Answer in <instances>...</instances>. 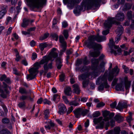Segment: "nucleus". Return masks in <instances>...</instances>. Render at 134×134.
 Wrapping results in <instances>:
<instances>
[{
	"instance_id": "obj_1",
	"label": "nucleus",
	"mask_w": 134,
	"mask_h": 134,
	"mask_svg": "<svg viewBox=\"0 0 134 134\" xmlns=\"http://www.w3.org/2000/svg\"><path fill=\"white\" fill-rule=\"evenodd\" d=\"M106 40L105 36L98 35L96 36L93 35L88 37V40L84 42V44L89 49L93 48L94 51H90L89 52L90 56L93 57H97L99 55L100 52L98 51H95L97 49H102V46L99 44L94 42L95 40L100 42Z\"/></svg>"
},
{
	"instance_id": "obj_2",
	"label": "nucleus",
	"mask_w": 134,
	"mask_h": 134,
	"mask_svg": "<svg viewBox=\"0 0 134 134\" xmlns=\"http://www.w3.org/2000/svg\"><path fill=\"white\" fill-rule=\"evenodd\" d=\"M104 57V55L102 54L98 59L93 58L91 59V68L93 70L92 73V75L97 76L100 75L101 72H103L104 71L105 63L104 62H102L98 66L99 60H103Z\"/></svg>"
},
{
	"instance_id": "obj_3",
	"label": "nucleus",
	"mask_w": 134,
	"mask_h": 134,
	"mask_svg": "<svg viewBox=\"0 0 134 134\" xmlns=\"http://www.w3.org/2000/svg\"><path fill=\"white\" fill-rule=\"evenodd\" d=\"M94 0H83L81 5H77L74 10V13L76 15L80 14L81 10L83 9H85L86 8L87 9H89L94 7H97V4L98 2L95 3L94 2Z\"/></svg>"
},
{
	"instance_id": "obj_4",
	"label": "nucleus",
	"mask_w": 134,
	"mask_h": 134,
	"mask_svg": "<svg viewBox=\"0 0 134 134\" xmlns=\"http://www.w3.org/2000/svg\"><path fill=\"white\" fill-rule=\"evenodd\" d=\"M125 15L122 12L118 13L117 14L115 17L108 18L107 20L104 23V25L106 27L109 28L111 27L113 24H115L116 25H118L120 24L119 21H122L124 19Z\"/></svg>"
},
{
	"instance_id": "obj_5",
	"label": "nucleus",
	"mask_w": 134,
	"mask_h": 134,
	"mask_svg": "<svg viewBox=\"0 0 134 134\" xmlns=\"http://www.w3.org/2000/svg\"><path fill=\"white\" fill-rule=\"evenodd\" d=\"M46 63V59L44 56L43 59L39 63L36 62L34 64V66L35 68L32 67L31 68L28 70L30 73L29 75L27 76V79H29L30 80H32L35 78L37 75L38 72V69L40 66V65L44 64Z\"/></svg>"
},
{
	"instance_id": "obj_6",
	"label": "nucleus",
	"mask_w": 134,
	"mask_h": 134,
	"mask_svg": "<svg viewBox=\"0 0 134 134\" xmlns=\"http://www.w3.org/2000/svg\"><path fill=\"white\" fill-rule=\"evenodd\" d=\"M107 71H105L103 76H101L98 77L96 81L97 85H100L99 86L98 89L100 91L104 90V88H109V86L107 82Z\"/></svg>"
},
{
	"instance_id": "obj_7",
	"label": "nucleus",
	"mask_w": 134,
	"mask_h": 134,
	"mask_svg": "<svg viewBox=\"0 0 134 134\" xmlns=\"http://www.w3.org/2000/svg\"><path fill=\"white\" fill-rule=\"evenodd\" d=\"M29 5L31 8L42 7L46 4L47 0H27Z\"/></svg>"
},
{
	"instance_id": "obj_8",
	"label": "nucleus",
	"mask_w": 134,
	"mask_h": 134,
	"mask_svg": "<svg viewBox=\"0 0 134 134\" xmlns=\"http://www.w3.org/2000/svg\"><path fill=\"white\" fill-rule=\"evenodd\" d=\"M107 71V75L108 80L109 81L111 82L113 80L114 76H117L119 73V69H118L117 66H115L113 69L111 71H110L109 74L108 73V71Z\"/></svg>"
},
{
	"instance_id": "obj_9",
	"label": "nucleus",
	"mask_w": 134,
	"mask_h": 134,
	"mask_svg": "<svg viewBox=\"0 0 134 134\" xmlns=\"http://www.w3.org/2000/svg\"><path fill=\"white\" fill-rule=\"evenodd\" d=\"M81 0H63L64 4L66 5L68 3L67 7L70 9H73L76 3H80Z\"/></svg>"
},
{
	"instance_id": "obj_10",
	"label": "nucleus",
	"mask_w": 134,
	"mask_h": 134,
	"mask_svg": "<svg viewBox=\"0 0 134 134\" xmlns=\"http://www.w3.org/2000/svg\"><path fill=\"white\" fill-rule=\"evenodd\" d=\"M44 58L46 61V63H44L43 66H46L48 68V70L49 69H52L53 68L52 66V62L53 60H52V57L50 56H44Z\"/></svg>"
},
{
	"instance_id": "obj_11",
	"label": "nucleus",
	"mask_w": 134,
	"mask_h": 134,
	"mask_svg": "<svg viewBox=\"0 0 134 134\" xmlns=\"http://www.w3.org/2000/svg\"><path fill=\"white\" fill-rule=\"evenodd\" d=\"M89 111L88 109H76L73 111L76 118H80V115H82L83 116L86 115Z\"/></svg>"
},
{
	"instance_id": "obj_12",
	"label": "nucleus",
	"mask_w": 134,
	"mask_h": 134,
	"mask_svg": "<svg viewBox=\"0 0 134 134\" xmlns=\"http://www.w3.org/2000/svg\"><path fill=\"white\" fill-rule=\"evenodd\" d=\"M3 86L4 88V91L3 90L0 88V92L1 93L0 94L1 96L3 98H6L7 97V95L9 94V92L8 90L7 87V85L5 82H3Z\"/></svg>"
},
{
	"instance_id": "obj_13",
	"label": "nucleus",
	"mask_w": 134,
	"mask_h": 134,
	"mask_svg": "<svg viewBox=\"0 0 134 134\" xmlns=\"http://www.w3.org/2000/svg\"><path fill=\"white\" fill-rule=\"evenodd\" d=\"M127 102L121 100L119 102L116 109L127 108Z\"/></svg>"
},
{
	"instance_id": "obj_14",
	"label": "nucleus",
	"mask_w": 134,
	"mask_h": 134,
	"mask_svg": "<svg viewBox=\"0 0 134 134\" xmlns=\"http://www.w3.org/2000/svg\"><path fill=\"white\" fill-rule=\"evenodd\" d=\"M109 46V47L111 49V51L112 52H114L115 53L116 52L113 49V48L115 49H118L119 47L118 46H115V42L113 41V39H111L109 40V43L108 44Z\"/></svg>"
},
{
	"instance_id": "obj_15",
	"label": "nucleus",
	"mask_w": 134,
	"mask_h": 134,
	"mask_svg": "<svg viewBox=\"0 0 134 134\" xmlns=\"http://www.w3.org/2000/svg\"><path fill=\"white\" fill-rule=\"evenodd\" d=\"M90 75L91 74L88 72L83 74L79 76V79L80 80H86V79H87Z\"/></svg>"
},
{
	"instance_id": "obj_16",
	"label": "nucleus",
	"mask_w": 134,
	"mask_h": 134,
	"mask_svg": "<svg viewBox=\"0 0 134 134\" xmlns=\"http://www.w3.org/2000/svg\"><path fill=\"white\" fill-rule=\"evenodd\" d=\"M56 66L58 69H60L63 65L61 59L60 58H57L56 60Z\"/></svg>"
},
{
	"instance_id": "obj_17",
	"label": "nucleus",
	"mask_w": 134,
	"mask_h": 134,
	"mask_svg": "<svg viewBox=\"0 0 134 134\" xmlns=\"http://www.w3.org/2000/svg\"><path fill=\"white\" fill-rule=\"evenodd\" d=\"M30 22V20L26 18L24 19L21 25V27L23 28L26 27L29 25Z\"/></svg>"
},
{
	"instance_id": "obj_18",
	"label": "nucleus",
	"mask_w": 134,
	"mask_h": 134,
	"mask_svg": "<svg viewBox=\"0 0 134 134\" xmlns=\"http://www.w3.org/2000/svg\"><path fill=\"white\" fill-rule=\"evenodd\" d=\"M72 87L74 88L73 90L74 92L77 94H80V90L78 85L77 84H75L72 86Z\"/></svg>"
},
{
	"instance_id": "obj_19",
	"label": "nucleus",
	"mask_w": 134,
	"mask_h": 134,
	"mask_svg": "<svg viewBox=\"0 0 134 134\" xmlns=\"http://www.w3.org/2000/svg\"><path fill=\"white\" fill-rule=\"evenodd\" d=\"M115 88L118 91H124V86L122 83L117 84Z\"/></svg>"
},
{
	"instance_id": "obj_20",
	"label": "nucleus",
	"mask_w": 134,
	"mask_h": 134,
	"mask_svg": "<svg viewBox=\"0 0 134 134\" xmlns=\"http://www.w3.org/2000/svg\"><path fill=\"white\" fill-rule=\"evenodd\" d=\"M59 40L61 43V46H67L66 43L64 41V39L62 35L59 36Z\"/></svg>"
},
{
	"instance_id": "obj_21",
	"label": "nucleus",
	"mask_w": 134,
	"mask_h": 134,
	"mask_svg": "<svg viewBox=\"0 0 134 134\" xmlns=\"http://www.w3.org/2000/svg\"><path fill=\"white\" fill-rule=\"evenodd\" d=\"M48 45L46 42L41 43L39 44V48L41 51H43L45 48Z\"/></svg>"
},
{
	"instance_id": "obj_22",
	"label": "nucleus",
	"mask_w": 134,
	"mask_h": 134,
	"mask_svg": "<svg viewBox=\"0 0 134 134\" xmlns=\"http://www.w3.org/2000/svg\"><path fill=\"white\" fill-rule=\"evenodd\" d=\"M114 118L115 119L118 123L121 122L123 120V118L122 116L119 115H116Z\"/></svg>"
},
{
	"instance_id": "obj_23",
	"label": "nucleus",
	"mask_w": 134,
	"mask_h": 134,
	"mask_svg": "<svg viewBox=\"0 0 134 134\" xmlns=\"http://www.w3.org/2000/svg\"><path fill=\"white\" fill-rule=\"evenodd\" d=\"M64 92L65 94L67 95L70 96L71 93V89L70 87H67L65 89Z\"/></svg>"
},
{
	"instance_id": "obj_24",
	"label": "nucleus",
	"mask_w": 134,
	"mask_h": 134,
	"mask_svg": "<svg viewBox=\"0 0 134 134\" xmlns=\"http://www.w3.org/2000/svg\"><path fill=\"white\" fill-rule=\"evenodd\" d=\"M50 111L49 109H45L44 111L43 114L44 115V118L46 119L47 120L49 116Z\"/></svg>"
},
{
	"instance_id": "obj_25",
	"label": "nucleus",
	"mask_w": 134,
	"mask_h": 134,
	"mask_svg": "<svg viewBox=\"0 0 134 134\" xmlns=\"http://www.w3.org/2000/svg\"><path fill=\"white\" fill-rule=\"evenodd\" d=\"M131 81H125V88L127 92H129V89L130 88L131 86Z\"/></svg>"
},
{
	"instance_id": "obj_26",
	"label": "nucleus",
	"mask_w": 134,
	"mask_h": 134,
	"mask_svg": "<svg viewBox=\"0 0 134 134\" xmlns=\"http://www.w3.org/2000/svg\"><path fill=\"white\" fill-rule=\"evenodd\" d=\"M2 10L0 11V19L2 18L6 12V9L5 7H3Z\"/></svg>"
},
{
	"instance_id": "obj_27",
	"label": "nucleus",
	"mask_w": 134,
	"mask_h": 134,
	"mask_svg": "<svg viewBox=\"0 0 134 134\" xmlns=\"http://www.w3.org/2000/svg\"><path fill=\"white\" fill-rule=\"evenodd\" d=\"M120 131L119 127H115L114 129V131L112 132V134H119Z\"/></svg>"
},
{
	"instance_id": "obj_28",
	"label": "nucleus",
	"mask_w": 134,
	"mask_h": 134,
	"mask_svg": "<svg viewBox=\"0 0 134 134\" xmlns=\"http://www.w3.org/2000/svg\"><path fill=\"white\" fill-rule=\"evenodd\" d=\"M0 134H10V132L7 129H2L0 131Z\"/></svg>"
},
{
	"instance_id": "obj_29",
	"label": "nucleus",
	"mask_w": 134,
	"mask_h": 134,
	"mask_svg": "<svg viewBox=\"0 0 134 134\" xmlns=\"http://www.w3.org/2000/svg\"><path fill=\"white\" fill-rule=\"evenodd\" d=\"M118 25H119V26L118 27L117 31L119 33L118 34L121 35L124 30L122 26L121 25H120V24Z\"/></svg>"
},
{
	"instance_id": "obj_30",
	"label": "nucleus",
	"mask_w": 134,
	"mask_h": 134,
	"mask_svg": "<svg viewBox=\"0 0 134 134\" xmlns=\"http://www.w3.org/2000/svg\"><path fill=\"white\" fill-rule=\"evenodd\" d=\"M104 123V121L103 120L100 122L99 125L96 126V129H98L100 128L103 129V127Z\"/></svg>"
},
{
	"instance_id": "obj_31",
	"label": "nucleus",
	"mask_w": 134,
	"mask_h": 134,
	"mask_svg": "<svg viewBox=\"0 0 134 134\" xmlns=\"http://www.w3.org/2000/svg\"><path fill=\"white\" fill-rule=\"evenodd\" d=\"M114 115V113H110V112H109V117H108L107 118H105L103 120L105 121H108L110 119H111L112 118H113Z\"/></svg>"
},
{
	"instance_id": "obj_32",
	"label": "nucleus",
	"mask_w": 134,
	"mask_h": 134,
	"mask_svg": "<svg viewBox=\"0 0 134 134\" xmlns=\"http://www.w3.org/2000/svg\"><path fill=\"white\" fill-rule=\"evenodd\" d=\"M89 82V80L88 79H87L86 80H83L82 83V87L85 88L87 86Z\"/></svg>"
},
{
	"instance_id": "obj_33",
	"label": "nucleus",
	"mask_w": 134,
	"mask_h": 134,
	"mask_svg": "<svg viewBox=\"0 0 134 134\" xmlns=\"http://www.w3.org/2000/svg\"><path fill=\"white\" fill-rule=\"evenodd\" d=\"M102 119L103 117L102 116L98 118H94L93 119V122L94 124H97L102 120Z\"/></svg>"
},
{
	"instance_id": "obj_34",
	"label": "nucleus",
	"mask_w": 134,
	"mask_h": 134,
	"mask_svg": "<svg viewBox=\"0 0 134 134\" xmlns=\"http://www.w3.org/2000/svg\"><path fill=\"white\" fill-rule=\"evenodd\" d=\"M82 59L84 65H87L90 63V62L87 60V57H85L84 58H82Z\"/></svg>"
},
{
	"instance_id": "obj_35",
	"label": "nucleus",
	"mask_w": 134,
	"mask_h": 134,
	"mask_svg": "<svg viewBox=\"0 0 134 134\" xmlns=\"http://www.w3.org/2000/svg\"><path fill=\"white\" fill-rule=\"evenodd\" d=\"M62 49L60 51L59 55L61 56L63 54V53L65 52L67 46H61Z\"/></svg>"
},
{
	"instance_id": "obj_36",
	"label": "nucleus",
	"mask_w": 134,
	"mask_h": 134,
	"mask_svg": "<svg viewBox=\"0 0 134 134\" xmlns=\"http://www.w3.org/2000/svg\"><path fill=\"white\" fill-rule=\"evenodd\" d=\"M105 105V104L103 102H101L98 103L96 105V107L97 108H101L104 106Z\"/></svg>"
},
{
	"instance_id": "obj_37",
	"label": "nucleus",
	"mask_w": 134,
	"mask_h": 134,
	"mask_svg": "<svg viewBox=\"0 0 134 134\" xmlns=\"http://www.w3.org/2000/svg\"><path fill=\"white\" fill-rule=\"evenodd\" d=\"M60 98L59 95L58 94H54L53 95V100L54 101H55L56 100H59Z\"/></svg>"
},
{
	"instance_id": "obj_38",
	"label": "nucleus",
	"mask_w": 134,
	"mask_h": 134,
	"mask_svg": "<svg viewBox=\"0 0 134 134\" xmlns=\"http://www.w3.org/2000/svg\"><path fill=\"white\" fill-rule=\"evenodd\" d=\"M48 56H50L52 57V58H55L57 57L58 56V54L56 52H53V53H50L49 55Z\"/></svg>"
},
{
	"instance_id": "obj_39",
	"label": "nucleus",
	"mask_w": 134,
	"mask_h": 134,
	"mask_svg": "<svg viewBox=\"0 0 134 134\" xmlns=\"http://www.w3.org/2000/svg\"><path fill=\"white\" fill-rule=\"evenodd\" d=\"M63 34L65 38L67 39L69 37L68 31L67 30H64Z\"/></svg>"
},
{
	"instance_id": "obj_40",
	"label": "nucleus",
	"mask_w": 134,
	"mask_h": 134,
	"mask_svg": "<svg viewBox=\"0 0 134 134\" xmlns=\"http://www.w3.org/2000/svg\"><path fill=\"white\" fill-rule=\"evenodd\" d=\"M70 105H72L75 107L79 105V103H76L75 101H72L69 103Z\"/></svg>"
},
{
	"instance_id": "obj_41",
	"label": "nucleus",
	"mask_w": 134,
	"mask_h": 134,
	"mask_svg": "<svg viewBox=\"0 0 134 134\" xmlns=\"http://www.w3.org/2000/svg\"><path fill=\"white\" fill-rule=\"evenodd\" d=\"M83 63L82 59H77L76 62V65L79 66Z\"/></svg>"
},
{
	"instance_id": "obj_42",
	"label": "nucleus",
	"mask_w": 134,
	"mask_h": 134,
	"mask_svg": "<svg viewBox=\"0 0 134 134\" xmlns=\"http://www.w3.org/2000/svg\"><path fill=\"white\" fill-rule=\"evenodd\" d=\"M103 115L104 117H106L109 116V111L105 110L104 111H102Z\"/></svg>"
},
{
	"instance_id": "obj_43",
	"label": "nucleus",
	"mask_w": 134,
	"mask_h": 134,
	"mask_svg": "<svg viewBox=\"0 0 134 134\" xmlns=\"http://www.w3.org/2000/svg\"><path fill=\"white\" fill-rule=\"evenodd\" d=\"M19 92L21 94H26L27 93L26 90L22 88H20Z\"/></svg>"
},
{
	"instance_id": "obj_44",
	"label": "nucleus",
	"mask_w": 134,
	"mask_h": 134,
	"mask_svg": "<svg viewBox=\"0 0 134 134\" xmlns=\"http://www.w3.org/2000/svg\"><path fill=\"white\" fill-rule=\"evenodd\" d=\"M104 26H105L104 23ZM105 27V28H108V29H107L106 30L103 31H102V33L104 35H106L109 33V29H110L111 27H110L109 28L108 27Z\"/></svg>"
},
{
	"instance_id": "obj_45",
	"label": "nucleus",
	"mask_w": 134,
	"mask_h": 134,
	"mask_svg": "<svg viewBox=\"0 0 134 134\" xmlns=\"http://www.w3.org/2000/svg\"><path fill=\"white\" fill-rule=\"evenodd\" d=\"M5 112L2 111L1 109H0V116H5L6 115V112L7 111V109H4Z\"/></svg>"
},
{
	"instance_id": "obj_46",
	"label": "nucleus",
	"mask_w": 134,
	"mask_h": 134,
	"mask_svg": "<svg viewBox=\"0 0 134 134\" xmlns=\"http://www.w3.org/2000/svg\"><path fill=\"white\" fill-rule=\"evenodd\" d=\"M9 120L7 118H4L2 120V122L4 124H8L9 123Z\"/></svg>"
},
{
	"instance_id": "obj_47",
	"label": "nucleus",
	"mask_w": 134,
	"mask_h": 134,
	"mask_svg": "<svg viewBox=\"0 0 134 134\" xmlns=\"http://www.w3.org/2000/svg\"><path fill=\"white\" fill-rule=\"evenodd\" d=\"M65 75L62 74L59 75V80L61 81H63L65 79Z\"/></svg>"
},
{
	"instance_id": "obj_48",
	"label": "nucleus",
	"mask_w": 134,
	"mask_h": 134,
	"mask_svg": "<svg viewBox=\"0 0 134 134\" xmlns=\"http://www.w3.org/2000/svg\"><path fill=\"white\" fill-rule=\"evenodd\" d=\"M117 105L116 101H115L110 104V106L111 108H116Z\"/></svg>"
},
{
	"instance_id": "obj_49",
	"label": "nucleus",
	"mask_w": 134,
	"mask_h": 134,
	"mask_svg": "<svg viewBox=\"0 0 134 134\" xmlns=\"http://www.w3.org/2000/svg\"><path fill=\"white\" fill-rule=\"evenodd\" d=\"M67 111V109H59L58 113L60 115L63 114Z\"/></svg>"
},
{
	"instance_id": "obj_50",
	"label": "nucleus",
	"mask_w": 134,
	"mask_h": 134,
	"mask_svg": "<svg viewBox=\"0 0 134 134\" xmlns=\"http://www.w3.org/2000/svg\"><path fill=\"white\" fill-rule=\"evenodd\" d=\"M121 35L118 34L117 37L115 38V41L116 43H118L121 39Z\"/></svg>"
},
{
	"instance_id": "obj_51",
	"label": "nucleus",
	"mask_w": 134,
	"mask_h": 134,
	"mask_svg": "<svg viewBox=\"0 0 134 134\" xmlns=\"http://www.w3.org/2000/svg\"><path fill=\"white\" fill-rule=\"evenodd\" d=\"M51 36L54 38H55V40L57 41L58 39V36L56 34L52 33L51 34Z\"/></svg>"
},
{
	"instance_id": "obj_52",
	"label": "nucleus",
	"mask_w": 134,
	"mask_h": 134,
	"mask_svg": "<svg viewBox=\"0 0 134 134\" xmlns=\"http://www.w3.org/2000/svg\"><path fill=\"white\" fill-rule=\"evenodd\" d=\"M132 12L131 11H129L127 13V17L129 19H131L132 18Z\"/></svg>"
},
{
	"instance_id": "obj_53",
	"label": "nucleus",
	"mask_w": 134,
	"mask_h": 134,
	"mask_svg": "<svg viewBox=\"0 0 134 134\" xmlns=\"http://www.w3.org/2000/svg\"><path fill=\"white\" fill-rule=\"evenodd\" d=\"M73 51L72 49L70 48L69 50H67L66 51V53L67 55H69L71 54L72 53Z\"/></svg>"
},
{
	"instance_id": "obj_54",
	"label": "nucleus",
	"mask_w": 134,
	"mask_h": 134,
	"mask_svg": "<svg viewBox=\"0 0 134 134\" xmlns=\"http://www.w3.org/2000/svg\"><path fill=\"white\" fill-rule=\"evenodd\" d=\"M25 103L24 102H20L18 104V106L20 108H23L25 106Z\"/></svg>"
},
{
	"instance_id": "obj_55",
	"label": "nucleus",
	"mask_w": 134,
	"mask_h": 134,
	"mask_svg": "<svg viewBox=\"0 0 134 134\" xmlns=\"http://www.w3.org/2000/svg\"><path fill=\"white\" fill-rule=\"evenodd\" d=\"M59 109H65L66 108L65 106L62 103L60 104L58 106Z\"/></svg>"
},
{
	"instance_id": "obj_56",
	"label": "nucleus",
	"mask_w": 134,
	"mask_h": 134,
	"mask_svg": "<svg viewBox=\"0 0 134 134\" xmlns=\"http://www.w3.org/2000/svg\"><path fill=\"white\" fill-rule=\"evenodd\" d=\"M100 115V113L98 111H97L93 114V117H96L99 116Z\"/></svg>"
},
{
	"instance_id": "obj_57",
	"label": "nucleus",
	"mask_w": 134,
	"mask_h": 134,
	"mask_svg": "<svg viewBox=\"0 0 134 134\" xmlns=\"http://www.w3.org/2000/svg\"><path fill=\"white\" fill-rule=\"evenodd\" d=\"M48 34H45L43 36L40 37V39L41 40H43L46 38L48 36Z\"/></svg>"
},
{
	"instance_id": "obj_58",
	"label": "nucleus",
	"mask_w": 134,
	"mask_h": 134,
	"mask_svg": "<svg viewBox=\"0 0 134 134\" xmlns=\"http://www.w3.org/2000/svg\"><path fill=\"white\" fill-rule=\"evenodd\" d=\"M43 102L44 104H50L51 103V101L48 100L47 99H45L43 100Z\"/></svg>"
},
{
	"instance_id": "obj_59",
	"label": "nucleus",
	"mask_w": 134,
	"mask_h": 134,
	"mask_svg": "<svg viewBox=\"0 0 134 134\" xmlns=\"http://www.w3.org/2000/svg\"><path fill=\"white\" fill-rule=\"evenodd\" d=\"M43 68H44V72H43V75L44 76H45L46 74L47 73L48 70V68L47 67L45 66H43Z\"/></svg>"
},
{
	"instance_id": "obj_60",
	"label": "nucleus",
	"mask_w": 134,
	"mask_h": 134,
	"mask_svg": "<svg viewBox=\"0 0 134 134\" xmlns=\"http://www.w3.org/2000/svg\"><path fill=\"white\" fill-rule=\"evenodd\" d=\"M122 67L124 70L125 72L126 73H127L128 72L129 69L124 65H122Z\"/></svg>"
},
{
	"instance_id": "obj_61",
	"label": "nucleus",
	"mask_w": 134,
	"mask_h": 134,
	"mask_svg": "<svg viewBox=\"0 0 134 134\" xmlns=\"http://www.w3.org/2000/svg\"><path fill=\"white\" fill-rule=\"evenodd\" d=\"M7 77L5 75H3L1 76L0 77V80L1 81H5Z\"/></svg>"
},
{
	"instance_id": "obj_62",
	"label": "nucleus",
	"mask_w": 134,
	"mask_h": 134,
	"mask_svg": "<svg viewBox=\"0 0 134 134\" xmlns=\"http://www.w3.org/2000/svg\"><path fill=\"white\" fill-rule=\"evenodd\" d=\"M37 54L35 53H32V60H34L37 57Z\"/></svg>"
},
{
	"instance_id": "obj_63",
	"label": "nucleus",
	"mask_w": 134,
	"mask_h": 134,
	"mask_svg": "<svg viewBox=\"0 0 134 134\" xmlns=\"http://www.w3.org/2000/svg\"><path fill=\"white\" fill-rule=\"evenodd\" d=\"M13 71L14 74H15L16 75H20V73L18 72L17 69L16 68H13Z\"/></svg>"
},
{
	"instance_id": "obj_64",
	"label": "nucleus",
	"mask_w": 134,
	"mask_h": 134,
	"mask_svg": "<svg viewBox=\"0 0 134 134\" xmlns=\"http://www.w3.org/2000/svg\"><path fill=\"white\" fill-rule=\"evenodd\" d=\"M6 83L8 84H11V82L10 81V78L9 77H7L6 78L4 81Z\"/></svg>"
}]
</instances>
